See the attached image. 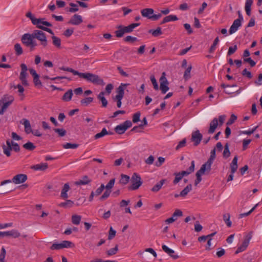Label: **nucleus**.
I'll return each mask as SVG.
<instances>
[{
  "instance_id": "obj_59",
  "label": "nucleus",
  "mask_w": 262,
  "mask_h": 262,
  "mask_svg": "<svg viewBox=\"0 0 262 262\" xmlns=\"http://www.w3.org/2000/svg\"><path fill=\"white\" fill-rule=\"evenodd\" d=\"M115 179H111L109 181V182L107 184V185L105 186V188L106 190H110V189L113 187L114 184H115Z\"/></svg>"
},
{
  "instance_id": "obj_57",
  "label": "nucleus",
  "mask_w": 262,
  "mask_h": 262,
  "mask_svg": "<svg viewBox=\"0 0 262 262\" xmlns=\"http://www.w3.org/2000/svg\"><path fill=\"white\" fill-rule=\"evenodd\" d=\"M55 132L57 133L60 137L64 136L66 134V131L63 128H55L54 129Z\"/></svg>"
},
{
  "instance_id": "obj_38",
  "label": "nucleus",
  "mask_w": 262,
  "mask_h": 262,
  "mask_svg": "<svg viewBox=\"0 0 262 262\" xmlns=\"http://www.w3.org/2000/svg\"><path fill=\"white\" fill-rule=\"evenodd\" d=\"M231 153L229 150V145L228 143H226L224 146V149L223 153V156L224 158L227 159L230 156Z\"/></svg>"
},
{
  "instance_id": "obj_55",
  "label": "nucleus",
  "mask_w": 262,
  "mask_h": 262,
  "mask_svg": "<svg viewBox=\"0 0 262 262\" xmlns=\"http://www.w3.org/2000/svg\"><path fill=\"white\" fill-rule=\"evenodd\" d=\"M69 5L72 7V8H70L69 10L70 12L73 13L78 11L79 9L77 4L70 3Z\"/></svg>"
},
{
  "instance_id": "obj_46",
  "label": "nucleus",
  "mask_w": 262,
  "mask_h": 262,
  "mask_svg": "<svg viewBox=\"0 0 262 262\" xmlns=\"http://www.w3.org/2000/svg\"><path fill=\"white\" fill-rule=\"evenodd\" d=\"M23 147L26 149L32 151L35 148V146L31 142H28L23 145Z\"/></svg>"
},
{
  "instance_id": "obj_47",
  "label": "nucleus",
  "mask_w": 262,
  "mask_h": 262,
  "mask_svg": "<svg viewBox=\"0 0 262 262\" xmlns=\"http://www.w3.org/2000/svg\"><path fill=\"white\" fill-rule=\"evenodd\" d=\"M14 50L16 54L18 56L21 55L23 53V49L19 43H16L14 45Z\"/></svg>"
},
{
  "instance_id": "obj_27",
  "label": "nucleus",
  "mask_w": 262,
  "mask_h": 262,
  "mask_svg": "<svg viewBox=\"0 0 262 262\" xmlns=\"http://www.w3.org/2000/svg\"><path fill=\"white\" fill-rule=\"evenodd\" d=\"M23 125H24L25 130L27 134H29L32 132V130L31 129L30 123L28 120L27 119H23Z\"/></svg>"
},
{
  "instance_id": "obj_42",
  "label": "nucleus",
  "mask_w": 262,
  "mask_h": 262,
  "mask_svg": "<svg viewBox=\"0 0 262 262\" xmlns=\"http://www.w3.org/2000/svg\"><path fill=\"white\" fill-rule=\"evenodd\" d=\"M130 178L129 176L122 174L121 175V179L120 180V183L123 185H126L129 181Z\"/></svg>"
},
{
  "instance_id": "obj_54",
  "label": "nucleus",
  "mask_w": 262,
  "mask_h": 262,
  "mask_svg": "<svg viewBox=\"0 0 262 262\" xmlns=\"http://www.w3.org/2000/svg\"><path fill=\"white\" fill-rule=\"evenodd\" d=\"M215 150L216 148H214L213 149H212L210 152V156L209 158L208 159L207 161L211 163L212 164L213 161L215 158L216 154H215Z\"/></svg>"
},
{
  "instance_id": "obj_58",
  "label": "nucleus",
  "mask_w": 262,
  "mask_h": 262,
  "mask_svg": "<svg viewBox=\"0 0 262 262\" xmlns=\"http://www.w3.org/2000/svg\"><path fill=\"white\" fill-rule=\"evenodd\" d=\"M237 119V117L234 114H232L230 116V119L228 120L226 124L227 125H230L232 124Z\"/></svg>"
},
{
  "instance_id": "obj_49",
  "label": "nucleus",
  "mask_w": 262,
  "mask_h": 262,
  "mask_svg": "<svg viewBox=\"0 0 262 262\" xmlns=\"http://www.w3.org/2000/svg\"><path fill=\"white\" fill-rule=\"evenodd\" d=\"M73 204L74 203L72 201L68 200L66 202L61 203L59 205L61 207L67 208L71 207Z\"/></svg>"
},
{
  "instance_id": "obj_40",
  "label": "nucleus",
  "mask_w": 262,
  "mask_h": 262,
  "mask_svg": "<svg viewBox=\"0 0 262 262\" xmlns=\"http://www.w3.org/2000/svg\"><path fill=\"white\" fill-rule=\"evenodd\" d=\"M93 100L94 99L92 97H86L80 100V103L82 106H88L93 102Z\"/></svg>"
},
{
  "instance_id": "obj_32",
  "label": "nucleus",
  "mask_w": 262,
  "mask_h": 262,
  "mask_svg": "<svg viewBox=\"0 0 262 262\" xmlns=\"http://www.w3.org/2000/svg\"><path fill=\"white\" fill-rule=\"evenodd\" d=\"M165 181V179L161 180L152 188L151 191L155 192H158L161 188Z\"/></svg>"
},
{
  "instance_id": "obj_25",
  "label": "nucleus",
  "mask_w": 262,
  "mask_h": 262,
  "mask_svg": "<svg viewBox=\"0 0 262 262\" xmlns=\"http://www.w3.org/2000/svg\"><path fill=\"white\" fill-rule=\"evenodd\" d=\"M70 186L68 183H66L61 190L60 196L62 198L66 199L68 198L67 192L70 190Z\"/></svg>"
},
{
  "instance_id": "obj_52",
  "label": "nucleus",
  "mask_w": 262,
  "mask_h": 262,
  "mask_svg": "<svg viewBox=\"0 0 262 262\" xmlns=\"http://www.w3.org/2000/svg\"><path fill=\"white\" fill-rule=\"evenodd\" d=\"M183 215L182 211L180 209H176L172 215L173 219H176V221L177 220L178 217H181Z\"/></svg>"
},
{
  "instance_id": "obj_26",
  "label": "nucleus",
  "mask_w": 262,
  "mask_h": 262,
  "mask_svg": "<svg viewBox=\"0 0 262 262\" xmlns=\"http://www.w3.org/2000/svg\"><path fill=\"white\" fill-rule=\"evenodd\" d=\"M73 94L72 89L69 90L66 92L62 97V100L66 102L70 101L72 97Z\"/></svg>"
},
{
  "instance_id": "obj_20",
  "label": "nucleus",
  "mask_w": 262,
  "mask_h": 262,
  "mask_svg": "<svg viewBox=\"0 0 262 262\" xmlns=\"http://www.w3.org/2000/svg\"><path fill=\"white\" fill-rule=\"evenodd\" d=\"M241 26L242 22H241L239 20H234L229 29V34H232L235 33Z\"/></svg>"
},
{
  "instance_id": "obj_37",
  "label": "nucleus",
  "mask_w": 262,
  "mask_h": 262,
  "mask_svg": "<svg viewBox=\"0 0 262 262\" xmlns=\"http://www.w3.org/2000/svg\"><path fill=\"white\" fill-rule=\"evenodd\" d=\"M148 33H151L154 37H157L162 34L160 27H158L156 30H149Z\"/></svg>"
},
{
  "instance_id": "obj_13",
  "label": "nucleus",
  "mask_w": 262,
  "mask_h": 262,
  "mask_svg": "<svg viewBox=\"0 0 262 262\" xmlns=\"http://www.w3.org/2000/svg\"><path fill=\"white\" fill-rule=\"evenodd\" d=\"M211 163L207 161L202 165L201 168L196 173H199L201 176L204 174H208L211 170Z\"/></svg>"
},
{
  "instance_id": "obj_29",
  "label": "nucleus",
  "mask_w": 262,
  "mask_h": 262,
  "mask_svg": "<svg viewBox=\"0 0 262 262\" xmlns=\"http://www.w3.org/2000/svg\"><path fill=\"white\" fill-rule=\"evenodd\" d=\"M104 92H101L98 96V98L101 101L103 107H106L107 105V101L104 97Z\"/></svg>"
},
{
  "instance_id": "obj_17",
  "label": "nucleus",
  "mask_w": 262,
  "mask_h": 262,
  "mask_svg": "<svg viewBox=\"0 0 262 262\" xmlns=\"http://www.w3.org/2000/svg\"><path fill=\"white\" fill-rule=\"evenodd\" d=\"M92 182V180L87 176H82L79 180L75 182L76 185H85Z\"/></svg>"
},
{
  "instance_id": "obj_45",
  "label": "nucleus",
  "mask_w": 262,
  "mask_h": 262,
  "mask_svg": "<svg viewBox=\"0 0 262 262\" xmlns=\"http://www.w3.org/2000/svg\"><path fill=\"white\" fill-rule=\"evenodd\" d=\"M79 145L76 143H67L63 145V147L65 149H76L78 147Z\"/></svg>"
},
{
  "instance_id": "obj_21",
  "label": "nucleus",
  "mask_w": 262,
  "mask_h": 262,
  "mask_svg": "<svg viewBox=\"0 0 262 262\" xmlns=\"http://www.w3.org/2000/svg\"><path fill=\"white\" fill-rule=\"evenodd\" d=\"M48 167V164L47 163H41L31 166V168L34 170L44 171Z\"/></svg>"
},
{
  "instance_id": "obj_1",
  "label": "nucleus",
  "mask_w": 262,
  "mask_h": 262,
  "mask_svg": "<svg viewBox=\"0 0 262 262\" xmlns=\"http://www.w3.org/2000/svg\"><path fill=\"white\" fill-rule=\"evenodd\" d=\"M61 70L72 73L74 75H78L79 77L85 79L87 81L93 83L94 84L103 85L104 82L99 76L91 73H80L70 68L62 67L60 68Z\"/></svg>"
},
{
  "instance_id": "obj_4",
  "label": "nucleus",
  "mask_w": 262,
  "mask_h": 262,
  "mask_svg": "<svg viewBox=\"0 0 262 262\" xmlns=\"http://www.w3.org/2000/svg\"><path fill=\"white\" fill-rule=\"evenodd\" d=\"M7 146L3 145L2 148L3 149L4 153L7 156L10 157L11 156V150L12 149L16 152H18L20 150V147L17 143H15L13 141H10V140L6 141Z\"/></svg>"
},
{
  "instance_id": "obj_43",
  "label": "nucleus",
  "mask_w": 262,
  "mask_h": 262,
  "mask_svg": "<svg viewBox=\"0 0 262 262\" xmlns=\"http://www.w3.org/2000/svg\"><path fill=\"white\" fill-rule=\"evenodd\" d=\"M230 216L229 213H226L223 215V220L228 227H230L232 225V223L230 220Z\"/></svg>"
},
{
  "instance_id": "obj_6",
  "label": "nucleus",
  "mask_w": 262,
  "mask_h": 262,
  "mask_svg": "<svg viewBox=\"0 0 262 262\" xmlns=\"http://www.w3.org/2000/svg\"><path fill=\"white\" fill-rule=\"evenodd\" d=\"M226 119V116L225 115H220L219 117V119L214 118L210 122L209 124V128L208 130L209 134H213L217 126H222Z\"/></svg>"
},
{
  "instance_id": "obj_41",
  "label": "nucleus",
  "mask_w": 262,
  "mask_h": 262,
  "mask_svg": "<svg viewBox=\"0 0 262 262\" xmlns=\"http://www.w3.org/2000/svg\"><path fill=\"white\" fill-rule=\"evenodd\" d=\"M219 42V37H216L215 38V39L214 40L212 45L211 46V47L209 50V52L210 53H212L214 52V51L216 49V46L218 44Z\"/></svg>"
},
{
  "instance_id": "obj_61",
  "label": "nucleus",
  "mask_w": 262,
  "mask_h": 262,
  "mask_svg": "<svg viewBox=\"0 0 262 262\" xmlns=\"http://www.w3.org/2000/svg\"><path fill=\"white\" fill-rule=\"evenodd\" d=\"M105 188V186L104 184H102L100 186L96 189L95 192H94L95 195L98 196L103 191Z\"/></svg>"
},
{
  "instance_id": "obj_7",
  "label": "nucleus",
  "mask_w": 262,
  "mask_h": 262,
  "mask_svg": "<svg viewBox=\"0 0 262 262\" xmlns=\"http://www.w3.org/2000/svg\"><path fill=\"white\" fill-rule=\"evenodd\" d=\"M35 39H37L40 42V44L43 48L48 46V40L46 34L41 30H35L33 31Z\"/></svg>"
},
{
  "instance_id": "obj_50",
  "label": "nucleus",
  "mask_w": 262,
  "mask_h": 262,
  "mask_svg": "<svg viewBox=\"0 0 262 262\" xmlns=\"http://www.w3.org/2000/svg\"><path fill=\"white\" fill-rule=\"evenodd\" d=\"M118 245H116L115 247L114 248H111L110 250L106 251V254L108 256H111L115 255L118 251Z\"/></svg>"
},
{
  "instance_id": "obj_14",
  "label": "nucleus",
  "mask_w": 262,
  "mask_h": 262,
  "mask_svg": "<svg viewBox=\"0 0 262 262\" xmlns=\"http://www.w3.org/2000/svg\"><path fill=\"white\" fill-rule=\"evenodd\" d=\"M129 85V83H121V84L117 89V94L116 95L115 98L122 99L124 95V90Z\"/></svg>"
},
{
  "instance_id": "obj_18",
  "label": "nucleus",
  "mask_w": 262,
  "mask_h": 262,
  "mask_svg": "<svg viewBox=\"0 0 262 262\" xmlns=\"http://www.w3.org/2000/svg\"><path fill=\"white\" fill-rule=\"evenodd\" d=\"M154 9L151 8H145L141 10L142 16L152 20V16L154 15Z\"/></svg>"
},
{
  "instance_id": "obj_23",
  "label": "nucleus",
  "mask_w": 262,
  "mask_h": 262,
  "mask_svg": "<svg viewBox=\"0 0 262 262\" xmlns=\"http://www.w3.org/2000/svg\"><path fill=\"white\" fill-rule=\"evenodd\" d=\"M195 162L194 161H192L191 162V165L187 170L182 171L180 172V173L182 174L183 178L185 176H187L192 172L194 170Z\"/></svg>"
},
{
  "instance_id": "obj_9",
  "label": "nucleus",
  "mask_w": 262,
  "mask_h": 262,
  "mask_svg": "<svg viewBox=\"0 0 262 262\" xmlns=\"http://www.w3.org/2000/svg\"><path fill=\"white\" fill-rule=\"evenodd\" d=\"M20 68L21 72L19 77V80L21 81L23 85L28 86L29 83L27 79V76L28 75L27 67L25 63H21L20 64Z\"/></svg>"
},
{
  "instance_id": "obj_11",
  "label": "nucleus",
  "mask_w": 262,
  "mask_h": 262,
  "mask_svg": "<svg viewBox=\"0 0 262 262\" xmlns=\"http://www.w3.org/2000/svg\"><path fill=\"white\" fill-rule=\"evenodd\" d=\"M160 89L162 94H165L168 90V82L165 77V73L163 72L160 78Z\"/></svg>"
},
{
  "instance_id": "obj_15",
  "label": "nucleus",
  "mask_w": 262,
  "mask_h": 262,
  "mask_svg": "<svg viewBox=\"0 0 262 262\" xmlns=\"http://www.w3.org/2000/svg\"><path fill=\"white\" fill-rule=\"evenodd\" d=\"M27 180V176L25 174H18L15 176L12 179V182L18 184L25 182Z\"/></svg>"
},
{
  "instance_id": "obj_39",
  "label": "nucleus",
  "mask_w": 262,
  "mask_h": 262,
  "mask_svg": "<svg viewBox=\"0 0 262 262\" xmlns=\"http://www.w3.org/2000/svg\"><path fill=\"white\" fill-rule=\"evenodd\" d=\"M192 190L191 184L188 185L181 192H180L181 196L184 197Z\"/></svg>"
},
{
  "instance_id": "obj_56",
  "label": "nucleus",
  "mask_w": 262,
  "mask_h": 262,
  "mask_svg": "<svg viewBox=\"0 0 262 262\" xmlns=\"http://www.w3.org/2000/svg\"><path fill=\"white\" fill-rule=\"evenodd\" d=\"M150 79L152 84H153L154 89L155 90H158L159 89V86L155 76L153 75L151 76Z\"/></svg>"
},
{
  "instance_id": "obj_16",
  "label": "nucleus",
  "mask_w": 262,
  "mask_h": 262,
  "mask_svg": "<svg viewBox=\"0 0 262 262\" xmlns=\"http://www.w3.org/2000/svg\"><path fill=\"white\" fill-rule=\"evenodd\" d=\"M162 250L167 253L169 256L174 259H176L179 257V256L175 254V252L172 249H170L165 245H163L162 246Z\"/></svg>"
},
{
  "instance_id": "obj_33",
  "label": "nucleus",
  "mask_w": 262,
  "mask_h": 262,
  "mask_svg": "<svg viewBox=\"0 0 262 262\" xmlns=\"http://www.w3.org/2000/svg\"><path fill=\"white\" fill-rule=\"evenodd\" d=\"M140 25V23H133L128 26L123 27L126 33H130L137 27Z\"/></svg>"
},
{
  "instance_id": "obj_63",
  "label": "nucleus",
  "mask_w": 262,
  "mask_h": 262,
  "mask_svg": "<svg viewBox=\"0 0 262 262\" xmlns=\"http://www.w3.org/2000/svg\"><path fill=\"white\" fill-rule=\"evenodd\" d=\"M126 42H133L137 40V38L132 36H127L124 38Z\"/></svg>"
},
{
  "instance_id": "obj_60",
  "label": "nucleus",
  "mask_w": 262,
  "mask_h": 262,
  "mask_svg": "<svg viewBox=\"0 0 262 262\" xmlns=\"http://www.w3.org/2000/svg\"><path fill=\"white\" fill-rule=\"evenodd\" d=\"M141 116V113L139 112H138L134 114L133 116V122L134 123H137L140 121V117Z\"/></svg>"
},
{
  "instance_id": "obj_8",
  "label": "nucleus",
  "mask_w": 262,
  "mask_h": 262,
  "mask_svg": "<svg viewBox=\"0 0 262 262\" xmlns=\"http://www.w3.org/2000/svg\"><path fill=\"white\" fill-rule=\"evenodd\" d=\"M132 126V122L130 120H126L123 123L116 126L114 130L118 134L121 135L124 133L125 132Z\"/></svg>"
},
{
  "instance_id": "obj_53",
  "label": "nucleus",
  "mask_w": 262,
  "mask_h": 262,
  "mask_svg": "<svg viewBox=\"0 0 262 262\" xmlns=\"http://www.w3.org/2000/svg\"><path fill=\"white\" fill-rule=\"evenodd\" d=\"M111 191L106 190L103 194L100 197L99 200L101 201H103L105 200L106 199H107L110 194H111Z\"/></svg>"
},
{
  "instance_id": "obj_64",
  "label": "nucleus",
  "mask_w": 262,
  "mask_h": 262,
  "mask_svg": "<svg viewBox=\"0 0 262 262\" xmlns=\"http://www.w3.org/2000/svg\"><path fill=\"white\" fill-rule=\"evenodd\" d=\"M6 250L4 247H3L1 249L0 254V262H5V257L6 255Z\"/></svg>"
},
{
  "instance_id": "obj_10",
  "label": "nucleus",
  "mask_w": 262,
  "mask_h": 262,
  "mask_svg": "<svg viewBox=\"0 0 262 262\" xmlns=\"http://www.w3.org/2000/svg\"><path fill=\"white\" fill-rule=\"evenodd\" d=\"M252 232H250L245 236L244 241H243L242 244L237 248V250L235 252V254H237L246 250V249L249 245V242L250 239L252 238Z\"/></svg>"
},
{
  "instance_id": "obj_30",
  "label": "nucleus",
  "mask_w": 262,
  "mask_h": 262,
  "mask_svg": "<svg viewBox=\"0 0 262 262\" xmlns=\"http://www.w3.org/2000/svg\"><path fill=\"white\" fill-rule=\"evenodd\" d=\"M178 19V18L177 17V16L176 15H169L168 16L165 17L163 18L161 24H165L166 23H167V22H169L170 21H176V20H177Z\"/></svg>"
},
{
  "instance_id": "obj_22",
  "label": "nucleus",
  "mask_w": 262,
  "mask_h": 262,
  "mask_svg": "<svg viewBox=\"0 0 262 262\" xmlns=\"http://www.w3.org/2000/svg\"><path fill=\"white\" fill-rule=\"evenodd\" d=\"M238 157L237 156H235L232 160V162L230 163V167L231 169V173H234L238 168L237 165Z\"/></svg>"
},
{
  "instance_id": "obj_35",
  "label": "nucleus",
  "mask_w": 262,
  "mask_h": 262,
  "mask_svg": "<svg viewBox=\"0 0 262 262\" xmlns=\"http://www.w3.org/2000/svg\"><path fill=\"white\" fill-rule=\"evenodd\" d=\"M81 220V216L77 214H74L72 216L71 221L72 223L75 225H78L80 224Z\"/></svg>"
},
{
  "instance_id": "obj_51",
  "label": "nucleus",
  "mask_w": 262,
  "mask_h": 262,
  "mask_svg": "<svg viewBox=\"0 0 262 262\" xmlns=\"http://www.w3.org/2000/svg\"><path fill=\"white\" fill-rule=\"evenodd\" d=\"M174 175L175 176V178L173 181V184L176 185L183 178L182 174L178 173H174Z\"/></svg>"
},
{
  "instance_id": "obj_3",
  "label": "nucleus",
  "mask_w": 262,
  "mask_h": 262,
  "mask_svg": "<svg viewBox=\"0 0 262 262\" xmlns=\"http://www.w3.org/2000/svg\"><path fill=\"white\" fill-rule=\"evenodd\" d=\"M34 34L32 32L31 34L25 33L21 38L22 43L27 47L30 48L31 50H33L35 47L37 46L36 41L35 40Z\"/></svg>"
},
{
  "instance_id": "obj_62",
  "label": "nucleus",
  "mask_w": 262,
  "mask_h": 262,
  "mask_svg": "<svg viewBox=\"0 0 262 262\" xmlns=\"http://www.w3.org/2000/svg\"><path fill=\"white\" fill-rule=\"evenodd\" d=\"M50 249L51 250H59L63 249V247L61 243L59 244L54 243L51 246Z\"/></svg>"
},
{
  "instance_id": "obj_48",
  "label": "nucleus",
  "mask_w": 262,
  "mask_h": 262,
  "mask_svg": "<svg viewBox=\"0 0 262 262\" xmlns=\"http://www.w3.org/2000/svg\"><path fill=\"white\" fill-rule=\"evenodd\" d=\"M192 69L191 66H189L187 69L185 70L184 74V78L185 80H187L188 79L190 78V72Z\"/></svg>"
},
{
  "instance_id": "obj_12",
  "label": "nucleus",
  "mask_w": 262,
  "mask_h": 262,
  "mask_svg": "<svg viewBox=\"0 0 262 262\" xmlns=\"http://www.w3.org/2000/svg\"><path fill=\"white\" fill-rule=\"evenodd\" d=\"M203 136L199 130H196L192 133L191 140L193 142V145L198 146L202 140Z\"/></svg>"
},
{
  "instance_id": "obj_24",
  "label": "nucleus",
  "mask_w": 262,
  "mask_h": 262,
  "mask_svg": "<svg viewBox=\"0 0 262 262\" xmlns=\"http://www.w3.org/2000/svg\"><path fill=\"white\" fill-rule=\"evenodd\" d=\"M51 38L52 39V43H53V45L57 49H60L61 47V39L59 37L55 36L54 34L53 35H52Z\"/></svg>"
},
{
  "instance_id": "obj_5",
  "label": "nucleus",
  "mask_w": 262,
  "mask_h": 262,
  "mask_svg": "<svg viewBox=\"0 0 262 262\" xmlns=\"http://www.w3.org/2000/svg\"><path fill=\"white\" fill-rule=\"evenodd\" d=\"M131 185L128 187L129 190H136L138 189L142 185L143 181L141 179L140 176L134 172L130 178Z\"/></svg>"
},
{
  "instance_id": "obj_36",
  "label": "nucleus",
  "mask_w": 262,
  "mask_h": 262,
  "mask_svg": "<svg viewBox=\"0 0 262 262\" xmlns=\"http://www.w3.org/2000/svg\"><path fill=\"white\" fill-rule=\"evenodd\" d=\"M109 132L107 131L105 128H103L100 133L96 134L94 136V139L97 140L98 139L103 137L105 135H107Z\"/></svg>"
},
{
  "instance_id": "obj_44",
  "label": "nucleus",
  "mask_w": 262,
  "mask_h": 262,
  "mask_svg": "<svg viewBox=\"0 0 262 262\" xmlns=\"http://www.w3.org/2000/svg\"><path fill=\"white\" fill-rule=\"evenodd\" d=\"M8 234V236H12L14 238L18 237L20 235V233L16 230L9 231Z\"/></svg>"
},
{
  "instance_id": "obj_31",
  "label": "nucleus",
  "mask_w": 262,
  "mask_h": 262,
  "mask_svg": "<svg viewBox=\"0 0 262 262\" xmlns=\"http://www.w3.org/2000/svg\"><path fill=\"white\" fill-rule=\"evenodd\" d=\"M253 4L252 0H246L245 3V11L248 16L251 15V7Z\"/></svg>"
},
{
  "instance_id": "obj_19",
  "label": "nucleus",
  "mask_w": 262,
  "mask_h": 262,
  "mask_svg": "<svg viewBox=\"0 0 262 262\" xmlns=\"http://www.w3.org/2000/svg\"><path fill=\"white\" fill-rule=\"evenodd\" d=\"M82 22V17L78 14H74L70 19L69 24L73 25H78Z\"/></svg>"
},
{
  "instance_id": "obj_34",
  "label": "nucleus",
  "mask_w": 262,
  "mask_h": 262,
  "mask_svg": "<svg viewBox=\"0 0 262 262\" xmlns=\"http://www.w3.org/2000/svg\"><path fill=\"white\" fill-rule=\"evenodd\" d=\"M117 28L118 29L117 30L115 31V34L116 36L117 37H121L123 36L124 33L126 32H125V30L124 29L123 26L120 25L117 27Z\"/></svg>"
},
{
  "instance_id": "obj_2",
  "label": "nucleus",
  "mask_w": 262,
  "mask_h": 262,
  "mask_svg": "<svg viewBox=\"0 0 262 262\" xmlns=\"http://www.w3.org/2000/svg\"><path fill=\"white\" fill-rule=\"evenodd\" d=\"M26 16L29 18L31 20L32 24L35 26L38 29L47 31L52 35L54 34L53 31L51 29L45 27H51L52 26L50 23L45 20V18H37L31 12H27L26 14Z\"/></svg>"
},
{
  "instance_id": "obj_28",
  "label": "nucleus",
  "mask_w": 262,
  "mask_h": 262,
  "mask_svg": "<svg viewBox=\"0 0 262 262\" xmlns=\"http://www.w3.org/2000/svg\"><path fill=\"white\" fill-rule=\"evenodd\" d=\"M14 98L12 96L9 98V101L4 103L2 106L1 110H0V115L3 114L4 111L7 108V107L12 103L13 101Z\"/></svg>"
}]
</instances>
